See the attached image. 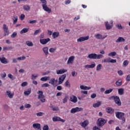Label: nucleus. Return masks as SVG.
Masks as SVG:
<instances>
[{"instance_id":"13","label":"nucleus","mask_w":130,"mask_h":130,"mask_svg":"<svg viewBox=\"0 0 130 130\" xmlns=\"http://www.w3.org/2000/svg\"><path fill=\"white\" fill-rule=\"evenodd\" d=\"M70 101L73 102V103H77L78 102V98L75 95H72L70 97Z\"/></svg>"},{"instance_id":"27","label":"nucleus","mask_w":130,"mask_h":130,"mask_svg":"<svg viewBox=\"0 0 130 130\" xmlns=\"http://www.w3.org/2000/svg\"><path fill=\"white\" fill-rule=\"evenodd\" d=\"M43 52H44L45 55H47L49 53H48V47H45L43 48Z\"/></svg>"},{"instance_id":"47","label":"nucleus","mask_w":130,"mask_h":130,"mask_svg":"<svg viewBox=\"0 0 130 130\" xmlns=\"http://www.w3.org/2000/svg\"><path fill=\"white\" fill-rule=\"evenodd\" d=\"M55 50H56V48H51L49 49V51L51 53H53V52H54V51H55Z\"/></svg>"},{"instance_id":"15","label":"nucleus","mask_w":130,"mask_h":130,"mask_svg":"<svg viewBox=\"0 0 130 130\" xmlns=\"http://www.w3.org/2000/svg\"><path fill=\"white\" fill-rule=\"evenodd\" d=\"M0 61L2 63H4V64L9 63V61H8V60L5 57H0Z\"/></svg>"},{"instance_id":"29","label":"nucleus","mask_w":130,"mask_h":130,"mask_svg":"<svg viewBox=\"0 0 130 130\" xmlns=\"http://www.w3.org/2000/svg\"><path fill=\"white\" fill-rule=\"evenodd\" d=\"M24 94L25 96H28V95H30V94H31V88L27 89L26 91L24 92Z\"/></svg>"},{"instance_id":"31","label":"nucleus","mask_w":130,"mask_h":130,"mask_svg":"<svg viewBox=\"0 0 130 130\" xmlns=\"http://www.w3.org/2000/svg\"><path fill=\"white\" fill-rule=\"evenodd\" d=\"M13 47H3V51H7V50H12L13 49Z\"/></svg>"},{"instance_id":"25","label":"nucleus","mask_w":130,"mask_h":130,"mask_svg":"<svg viewBox=\"0 0 130 130\" xmlns=\"http://www.w3.org/2000/svg\"><path fill=\"white\" fill-rule=\"evenodd\" d=\"M59 36V32H54L52 34V37L54 39H55V38H57Z\"/></svg>"},{"instance_id":"39","label":"nucleus","mask_w":130,"mask_h":130,"mask_svg":"<svg viewBox=\"0 0 130 130\" xmlns=\"http://www.w3.org/2000/svg\"><path fill=\"white\" fill-rule=\"evenodd\" d=\"M26 45H27V46H29V47L33 46V43L32 42H30L29 41H27L26 42Z\"/></svg>"},{"instance_id":"38","label":"nucleus","mask_w":130,"mask_h":130,"mask_svg":"<svg viewBox=\"0 0 130 130\" xmlns=\"http://www.w3.org/2000/svg\"><path fill=\"white\" fill-rule=\"evenodd\" d=\"M102 69V64H99L96 66V70L98 71H100Z\"/></svg>"},{"instance_id":"1","label":"nucleus","mask_w":130,"mask_h":130,"mask_svg":"<svg viewBox=\"0 0 130 130\" xmlns=\"http://www.w3.org/2000/svg\"><path fill=\"white\" fill-rule=\"evenodd\" d=\"M87 58H90V59H101V58H103V55L92 53L88 54Z\"/></svg>"},{"instance_id":"60","label":"nucleus","mask_w":130,"mask_h":130,"mask_svg":"<svg viewBox=\"0 0 130 130\" xmlns=\"http://www.w3.org/2000/svg\"><path fill=\"white\" fill-rule=\"evenodd\" d=\"M56 89L58 90V91H61V90H62V87H61L60 85H59L57 86Z\"/></svg>"},{"instance_id":"3","label":"nucleus","mask_w":130,"mask_h":130,"mask_svg":"<svg viewBox=\"0 0 130 130\" xmlns=\"http://www.w3.org/2000/svg\"><path fill=\"white\" fill-rule=\"evenodd\" d=\"M106 122H107V120H105L104 118H100L98 119L97 125L99 127H102Z\"/></svg>"},{"instance_id":"17","label":"nucleus","mask_w":130,"mask_h":130,"mask_svg":"<svg viewBox=\"0 0 130 130\" xmlns=\"http://www.w3.org/2000/svg\"><path fill=\"white\" fill-rule=\"evenodd\" d=\"M106 111L108 113L110 114H112L113 112H114V109H112V108L107 107L106 109Z\"/></svg>"},{"instance_id":"41","label":"nucleus","mask_w":130,"mask_h":130,"mask_svg":"<svg viewBox=\"0 0 130 130\" xmlns=\"http://www.w3.org/2000/svg\"><path fill=\"white\" fill-rule=\"evenodd\" d=\"M66 87H71V84H70V82L67 80L64 84Z\"/></svg>"},{"instance_id":"48","label":"nucleus","mask_w":130,"mask_h":130,"mask_svg":"<svg viewBox=\"0 0 130 130\" xmlns=\"http://www.w3.org/2000/svg\"><path fill=\"white\" fill-rule=\"evenodd\" d=\"M44 115V113L43 112H40L36 114L37 116H38V117L42 116Z\"/></svg>"},{"instance_id":"8","label":"nucleus","mask_w":130,"mask_h":130,"mask_svg":"<svg viewBox=\"0 0 130 130\" xmlns=\"http://www.w3.org/2000/svg\"><path fill=\"white\" fill-rule=\"evenodd\" d=\"M52 120L54 122L61 121V122H65V121H66V120L62 119L60 117H57V116H55V117H53Z\"/></svg>"},{"instance_id":"58","label":"nucleus","mask_w":130,"mask_h":130,"mask_svg":"<svg viewBox=\"0 0 130 130\" xmlns=\"http://www.w3.org/2000/svg\"><path fill=\"white\" fill-rule=\"evenodd\" d=\"M116 59L111 58V61L110 62H111V63H116Z\"/></svg>"},{"instance_id":"26","label":"nucleus","mask_w":130,"mask_h":130,"mask_svg":"<svg viewBox=\"0 0 130 130\" xmlns=\"http://www.w3.org/2000/svg\"><path fill=\"white\" fill-rule=\"evenodd\" d=\"M49 80V76H45L44 77H42L40 79V81H42L43 82H46L47 81H48Z\"/></svg>"},{"instance_id":"55","label":"nucleus","mask_w":130,"mask_h":130,"mask_svg":"<svg viewBox=\"0 0 130 130\" xmlns=\"http://www.w3.org/2000/svg\"><path fill=\"white\" fill-rule=\"evenodd\" d=\"M96 67V64L95 63H93L90 65H89L90 69H93Z\"/></svg>"},{"instance_id":"62","label":"nucleus","mask_w":130,"mask_h":130,"mask_svg":"<svg viewBox=\"0 0 130 130\" xmlns=\"http://www.w3.org/2000/svg\"><path fill=\"white\" fill-rule=\"evenodd\" d=\"M24 19H25V15L21 14V16H20V20L21 21H23V20H24Z\"/></svg>"},{"instance_id":"7","label":"nucleus","mask_w":130,"mask_h":130,"mask_svg":"<svg viewBox=\"0 0 130 130\" xmlns=\"http://www.w3.org/2000/svg\"><path fill=\"white\" fill-rule=\"evenodd\" d=\"M110 24L108 23V21L105 22V26L107 30H110L112 28V24H113V21H111L110 22Z\"/></svg>"},{"instance_id":"12","label":"nucleus","mask_w":130,"mask_h":130,"mask_svg":"<svg viewBox=\"0 0 130 130\" xmlns=\"http://www.w3.org/2000/svg\"><path fill=\"white\" fill-rule=\"evenodd\" d=\"M95 38L96 39H102L103 40L105 39L106 37H107V35L105 36V37H103L102 35L100 34H97L94 35Z\"/></svg>"},{"instance_id":"21","label":"nucleus","mask_w":130,"mask_h":130,"mask_svg":"<svg viewBox=\"0 0 130 130\" xmlns=\"http://www.w3.org/2000/svg\"><path fill=\"white\" fill-rule=\"evenodd\" d=\"M125 41V39L123 38L122 37H119L118 39L116 41V43H119L120 42H124Z\"/></svg>"},{"instance_id":"49","label":"nucleus","mask_w":130,"mask_h":130,"mask_svg":"<svg viewBox=\"0 0 130 130\" xmlns=\"http://www.w3.org/2000/svg\"><path fill=\"white\" fill-rule=\"evenodd\" d=\"M37 22V20H29L28 22V24H35Z\"/></svg>"},{"instance_id":"28","label":"nucleus","mask_w":130,"mask_h":130,"mask_svg":"<svg viewBox=\"0 0 130 130\" xmlns=\"http://www.w3.org/2000/svg\"><path fill=\"white\" fill-rule=\"evenodd\" d=\"M80 125L83 127H86V126H87L88 125V121H87V120L84 121V122L80 123Z\"/></svg>"},{"instance_id":"2","label":"nucleus","mask_w":130,"mask_h":130,"mask_svg":"<svg viewBox=\"0 0 130 130\" xmlns=\"http://www.w3.org/2000/svg\"><path fill=\"white\" fill-rule=\"evenodd\" d=\"M124 113L121 112H115L116 117L118 118V119L122 120V123H124V122H125V118L124 117Z\"/></svg>"},{"instance_id":"52","label":"nucleus","mask_w":130,"mask_h":130,"mask_svg":"<svg viewBox=\"0 0 130 130\" xmlns=\"http://www.w3.org/2000/svg\"><path fill=\"white\" fill-rule=\"evenodd\" d=\"M12 62L13 63H17V62H18V58H13L12 59Z\"/></svg>"},{"instance_id":"22","label":"nucleus","mask_w":130,"mask_h":130,"mask_svg":"<svg viewBox=\"0 0 130 130\" xmlns=\"http://www.w3.org/2000/svg\"><path fill=\"white\" fill-rule=\"evenodd\" d=\"M80 88L81 90H90L91 87L80 85Z\"/></svg>"},{"instance_id":"36","label":"nucleus","mask_w":130,"mask_h":130,"mask_svg":"<svg viewBox=\"0 0 130 130\" xmlns=\"http://www.w3.org/2000/svg\"><path fill=\"white\" fill-rule=\"evenodd\" d=\"M108 56H115L116 55V52H111L108 54Z\"/></svg>"},{"instance_id":"34","label":"nucleus","mask_w":130,"mask_h":130,"mask_svg":"<svg viewBox=\"0 0 130 130\" xmlns=\"http://www.w3.org/2000/svg\"><path fill=\"white\" fill-rule=\"evenodd\" d=\"M23 8L24 11H29L30 9V6H29L28 5H24L23 7Z\"/></svg>"},{"instance_id":"11","label":"nucleus","mask_w":130,"mask_h":130,"mask_svg":"<svg viewBox=\"0 0 130 130\" xmlns=\"http://www.w3.org/2000/svg\"><path fill=\"white\" fill-rule=\"evenodd\" d=\"M81 110H83V108L78 107L73 108L71 110V113H76V112H79Z\"/></svg>"},{"instance_id":"18","label":"nucleus","mask_w":130,"mask_h":130,"mask_svg":"<svg viewBox=\"0 0 130 130\" xmlns=\"http://www.w3.org/2000/svg\"><path fill=\"white\" fill-rule=\"evenodd\" d=\"M43 9L45 11V12H47L48 14H50V13H51V9L48 8V7H47V5H46L45 6L44 5L43 7Z\"/></svg>"},{"instance_id":"40","label":"nucleus","mask_w":130,"mask_h":130,"mask_svg":"<svg viewBox=\"0 0 130 130\" xmlns=\"http://www.w3.org/2000/svg\"><path fill=\"white\" fill-rule=\"evenodd\" d=\"M54 82H55V79L52 78L49 82V84H51V85H54Z\"/></svg>"},{"instance_id":"33","label":"nucleus","mask_w":130,"mask_h":130,"mask_svg":"<svg viewBox=\"0 0 130 130\" xmlns=\"http://www.w3.org/2000/svg\"><path fill=\"white\" fill-rule=\"evenodd\" d=\"M112 91H113V89L110 88L109 89L106 90L105 91L104 93L106 94H110V93H111V92H112Z\"/></svg>"},{"instance_id":"43","label":"nucleus","mask_w":130,"mask_h":130,"mask_svg":"<svg viewBox=\"0 0 130 130\" xmlns=\"http://www.w3.org/2000/svg\"><path fill=\"white\" fill-rule=\"evenodd\" d=\"M40 32H41V29H37L35 30L34 34V36L37 35V34H38V33H40Z\"/></svg>"},{"instance_id":"35","label":"nucleus","mask_w":130,"mask_h":130,"mask_svg":"<svg viewBox=\"0 0 130 130\" xmlns=\"http://www.w3.org/2000/svg\"><path fill=\"white\" fill-rule=\"evenodd\" d=\"M111 58L108 57L107 59H104L102 60V62H110Z\"/></svg>"},{"instance_id":"32","label":"nucleus","mask_w":130,"mask_h":130,"mask_svg":"<svg viewBox=\"0 0 130 130\" xmlns=\"http://www.w3.org/2000/svg\"><path fill=\"white\" fill-rule=\"evenodd\" d=\"M116 85L118 87L121 86V85H122V81H121V79L118 80V81L116 82Z\"/></svg>"},{"instance_id":"4","label":"nucleus","mask_w":130,"mask_h":130,"mask_svg":"<svg viewBox=\"0 0 130 130\" xmlns=\"http://www.w3.org/2000/svg\"><path fill=\"white\" fill-rule=\"evenodd\" d=\"M110 99H113L114 101L116 104L118 105V106H121V102H120V99H119V97L115 95L112 96Z\"/></svg>"},{"instance_id":"9","label":"nucleus","mask_w":130,"mask_h":130,"mask_svg":"<svg viewBox=\"0 0 130 130\" xmlns=\"http://www.w3.org/2000/svg\"><path fill=\"white\" fill-rule=\"evenodd\" d=\"M50 41V39L49 38L47 39H43L40 40V42L42 45H45V44H47Z\"/></svg>"},{"instance_id":"20","label":"nucleus","mask_w":130,"mask_h":130,"mask_svg":"<svg viewBox=\"0 0 130 130\" xmlns=\"http://www.w3.org/2000/svg\"><path fill=\"white\" fill-rule=\"evenodd\" d=\"M6 95H7L8 97L10 99H12L13 98V97H14V93H12V92H11V91H10L9 90H7Z\"/></svg>"},{"instance_id":"61","label":"nucleus","mask_w":130,"mask_h":130,"mask_svg":"<svg viewBox=\"0 0 130 130\" xmlns=\"http://www.w3.org/2000/svg\"><path fill=\"white\" fill-rule=\"evenodd\" d=\"M49 84L48 83H44L42 85V87H49Z\"/></svg>"},{"instance_id":"56","label":"nucleus","mask_w":130,"mask_h":130,"mask_svg":"<svg viewBox=\"0 0 130 130\" xmlns=\"http://www.w3.org/2000/svg\"><path fill=\"white\" fill-rule=\"evenodd\" d=\"M1 76L2 78H6L7 77V74L6 73H3L1 74Z\"/></svg>"},{"instance_id":"53","label":"nucleus","mask_w":130,"mask_h":130,"mask_svg":"<svg viewBox=\"0 0 130 130\" xmlns=\"http://www.w3.org/2000/svg\"><path fill=\"white\" fill-rule=\"evenodd\" d=\"M43 130H49V126L47 125H45L44 126Z\"/></svg>"},{"instance_id":"19","label":"nucleus","mask_w":130,"mask_h":130,"mask_svg":"<svg viewBox=\"0 0 130 130\" xmlns=\"http://www.w3.org/2000/svg\"><path fill=\"white\" fill-rule=\"evenodd\" d=\"M38 93L39 94L38 95V99H40V98H45V96H44V95H43V91L41 90H39L38 92Z\"/></svg>"},{"instance_id":"23","label":"nucleus","mask_w":130,"mask_h":130,"mask_svg":"<svg viewBox=\"0 0 130 130\" xmlns=\"http://www.w3.org/2000/svg\"><path fill=\"white\" fill-rule=\"evenodd\" d=\"M102 104V103H101V102L99 101V102H98L96 103L93 104L92 105V106L94 108H97V107H99Z\"/></svg>"},{"instance_id":"30","label":"nucleus","mask_w":130,"mask_h":130,"mask_svg":"<svg viewBox=\"0 0 130 130\" xmlns=\"http://www.w3.org/2000/svg\"><path fill=\"white\" fill-rule=\"evenodd\" d=\"M29 31V28H23L21 31H20V34H24V33H27Z\"/></svg>"},{"instance_id":"37","label":"nucleus","mask_w":130,"mask_h":130,"mask_svg":"<svg viewBox=\"0 0 130 130\" xmlns=\"http://www.w3.org/2000/svg\"><path fill=\"white\" fill-rule=\"evenodd\" d=\"M14 19H13V24H16L17 22H18V16L14 15L13 16Z\"/></svg>"},{"instance_id":"57","label":"nucleus","mask_w":130,"mask_h":130,"mask_svg":"<svg viewBox=\"0 0 130 130\" xmlns=\"http://www.w3.org/2000/svg\"><path fill=\"white\" fill-rule=\"evenodd\" d=\"M8 78H9V79H11V80H14V76L11 74H8Z\"/></svg>"},{"instance_id":"45","label":"nucleus","mask_w":130,"mask_h":130,"mask_svg":"<svg viewBox=\"0 0 130 130\" xmlns=\"http://www.w3.org/2000/svg\"><path fill=\"white\" fill-rule=\"evenodd\" d=\"M42 4V7L47 6V2H46V0H43L41 1Z\"/></svg>"},{"instance_id":"14","label":"nucleus","mask_w":130,"mask_h":130,"mask_svg":"<svg viewBox=\"0 0 130 130\" xmlns=\"http://www.w3.org/2000/svg\"><path fill=\"white\" fill-rule=\"evenodd\" d=\"M74 59L75 56H70L68 60L67 64H70V63H73Z\"/></svg>"},{"instance_id":"59","label":"nucleus","mask_w":130,"mask_h":130,"mask_svg":"<svg viewBox=\"0 0 130 130\" xmlns=\"http://www.w3.org/2000/svg\"><path fill=\"white\" fill-rule=\"evenodd\" d=\"M97 95L95 93H92L90 97L92 98V99H94V98H96Z\"/></svg>"},{"instance_id":"44","label":"nucleus","mask_w":130,"mask_h":130,"mask_svg":"<svg viewBox=\"0 0 130 130\" xmlns=\"http://www.w3.org/2000/svg\"><path fill=\"white\" fill-rule=\"evenodd\" d=\"M128 64V61L124 60L123 62V67H126Z\"/></svg>"},{"instance_id":"63","label":"nucleus","mask_w":130,"mask_h":130,"mask_svg":"<svg viewBox=\"0 0 130 130\" xmlns=\"http://www.w3.org/2000/svg\"><path fill=\"white\" fill-rule=\"evenodd\" d=\"M126 81L128 82L130 81V75H128L126 78Z\"/></svg>"},{"instance_id":"50","label":"nucleus","mask_w":130,"mask_h":130,"mask_svg":"<svg viewBox=\"0 0 130 130\" xmlns=\"http://www.w3.org/2000/svg\"><path fill=\"white\" fill-rule=\"evenodd\" d=\"M38 77V75H35L34 74L31 75V80H36Z\"/></svg>"},{"instance_id":"42","label":"nucleus","mask_w":130,"mask_h":130,"mask_svg":"<svg viewBox=\"0 0 130 130\" xmlns=\"http://www.w3.org/2000/svg\"><path fill=\"white\" fill-rule=\"evenodd\" d=\"M18 60H25L26 59L25 56L18 57H17Z\"/></svg>"},{"instance_id":"24","label":"nucleus","mask_w":130,"mask_h":130,"mask_svg":"<svg viewBox=\"0 0 130 130\" xmlns=\"http://www.w3.org/2000/svg\"><path fill=\"white\" fill-rule=\"evenodd\" d=\"M118 93L119 95H123L124 93V89L123 88H119L118 89Z\"/></svg>"},{"instance_id":"51","label":"nucleus","mask_w":130,"mask_h":130,"mask_svg":"<svg viewBox=\"0 0 130 130\" xmlns=\"http://www.w3.org/2000/svg\"><path fill=\"white\" fill-rule=\"evenodd\" d=\"M28 85V82H23L21 83V86L22 87H25V86H27Z\"/></svg>"},{"instance_id":"46","label":"nucleus","mask_w":130,"mask_h":130,"mask_svg":"<svg viewBox=\"0 0 130 130\" xmlns=\"http://www.w3.org/2000/svg\"><path fill=\"white\" fill-rule=\"evenodd\" d=\"M69 97L68 96H65V98L63 99V103L64 104L65 103H67L68 102V99Z\"/></svg>"},{"instance_id":"5","label":"nucleus","mask_w":130,"mask_h":130,"mask_svg":"<svg viewBox=\"0 0 130 130\" xmlns=\"http://www.w3.org/2000/svg\"><path fill=\"white\" fill-rule=\"evenodd\" d=\"M66 78H67L66 74H63L61 75L58 79V85H61V84H62L64 80H66Z\"/></svg>"},{"instance_id":"64","label":"nucleus","mask_w":130,"mask_h":130,"mask_svg":"<svg viewBox=\"0 0 130 130\" xmlns=\"http://www.w3.org/2000/svg\"><path fill=\"white\" fill-rule=\"evenodd\" d=\"M93 130H100V129H101L100 128H99V127H98L95 126H94V127H93Z\"/></svg>"},{"instance_id":"16","label":"nucleus","mask_w":130,"mask_h":130,"mask_svg":"<svg viewBox=\"0 0 130 130\" xmlns=\"http://www.w3.org/2000/svg\"><path fill=\"white\" fill-rule=\"evenodd\" d=\"M67 72H68L67 70L62 69L57 70L56 74L57 75H61V74H64V73H67Z\"/></svg>"},{"instance_id":"6","label":"nucleus","mask_w":130,"mask_h":130,"mask_svg":"<svg viewBox=\"0 0 130 130\" xmlns=\"http://www.w3.org/2000/svg\"><path fill=\"white\" fill-rule=\"evenodd\" d=\"M3 30L5 32V36L9 35L10 33V31H9V27H7V25L6 24H3Z\"/></svg>"},{"instance_id":"54","label":"nucleus","mask_w":130,"mask_h":130,"mask_svg":"<svg viewBox=\"0 0 130 130\" xmlns=\"http://www.w3.org/2000/svg\"><path fill=\"white\" fill-rule=\"evenodd\" d=\"M16 36H17V32H14L11 35V38H15V37H16Z\"/></svg>"},{"instance_id":"10","label":"nucleus","mask_w":130,"mask_h":130,"mask_svg":"<svg viewBox=\"0 0 130 130\" xmlns=\"http://www.w3.org/2000/svg\"><path fill=\"white\" fill-rule=\"evenodd\" d=\"M89 40V36L82 37L77 39V42H83V41H86Z\"/></svg>"}]
</instances>
